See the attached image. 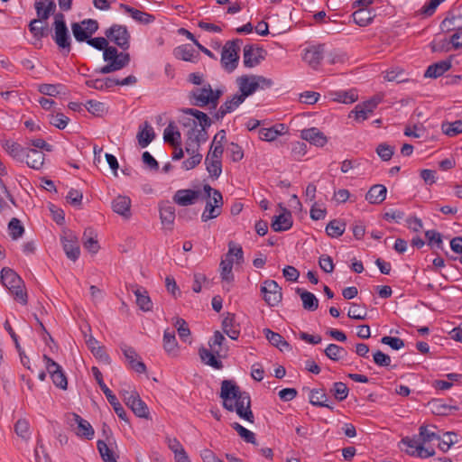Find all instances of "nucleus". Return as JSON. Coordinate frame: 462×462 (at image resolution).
<instances>
[{
	"label": "nucleus",
	"instance_id": "15",
	"mask_svg": "<svg viewBox=\"0 0 462 462\" xmlns=\"http://www.w3.org/2000/svg\"><path fill=\"white\" fill-rule=\"evenodd\" d=\"M244 101L245 99L241 97L239 94H235L220 106L213 115V118L217 121L223 119L226 115L236 110Z\"/></svg>",
	"mask_w": 462,
	"mask_h": 462
},
{
	"label": "nucleus",
	"instance_id": "49",
	"mask_svg": "<svg viewBox=\"0 0 462 462\" xmlns=\"http://www.w3.org/2000/svg\"><path fill=\"white\" fill-rule=\"evenodd\" d=\"M173 325L177 328L180 338L183 342L190 343V330L185 319L181 318H176V320L173 323Z\"/></svg>",
	"mask_w": 462,
	"mask_h": 462
},
{
	"label": "nucleus",
	"instance_id": "39",
	"mask_svg": "<svg viewBox=\"0 0 462 462\" xmlns=\"http://www.w3.org/2000/svg\"><path fill=\"white\" fill-rule=\"evenodd\" d=\"M174 55L177 59L195 62L199 53L189 45H181L175 49Z\"/></svg>",
	"mask_w": 462,
	"mask_h": 462
},
{
	"label": "nucleus",
	"instance_id": "42",
	"mask_svg": "<svg viewBox=\"0 0 462 462\" xmlns=\"http://www.w3.org/2000/svg\"><path fill=\"white\" fill-rule=\"evenodd\" d=\"M205 164L210 177L217 179L222 172L221 160L206 156Z\"/></svg>",
	"mask_w": 462,
	"mask_h": 462
},
{
	"label": "nucleus",
	"instance_id": "47",
	"mask_svg": "<svg viewBox=\"0 0 462 462\" xmlns=\"http://www.w3.org/2000/svg\"><path fill=\"white\" fill-rule=\"evenodd\" d=\"M97 448L104 462H117L115 453L105 440H97Z\"/></svg>",
	"mask_w": 462,
	"mask_h": 462
},
{
	"label": "nucleus",
	"instance_id": "14",
	"mask_svg": "<svg viewBox=\"0 0 462 462\" xmlns=\"http://www.w3.org/2000/svg\"><path fill=\"white\" fill-rule=\"evenodd\" d=\"M264 52L262 48H254V45H245L244 47V65L246 68H254L260 64L264 59L263 53Z\"/></svg>",
	"mask_w": 462,
	"mask_h": 462
},
{
	"label": "nucleus",
	"instance_id": "46",
	"mask_svg": "<svg viewBox=\"0 0 462 462\" xmlns=\"http://www.w3.org/2000/svg\"><path fill=\"white\" fill-rule=\"evenodd\" d=\"M441 130L443 134L449 137H454L459 134H462V120H457L454 122H443L441 124Z\"/></svg>",
	"mask_w": 462,
	"mask_h": 462
},
{
	"label": "nucleus",
	"instance_id": "16",
	"mask_svg": "<svg viewBox=\"0 0 462 462\" xmlns=\"http://www.w3.org/2000/svg\"><path fill=\"white\" fill-rule=\"evenodd\" d=\"M200 192L194 189H179L175 192L172 199L173 202L181 207L193 205L199 198Z\"/></svg>",
	"mask_w": 462,
	"mask_h": 462
},
{
	"label": "nucleus",
	"instance_id": "37",
	"mask_svg": "<svg viewBox=\"0 0 462 462\" xmlns=\"http://www.w3.org/2000/svg\"><path fill=\"white\" fill-rule=\"evenodd\" d=\"M354 22L359 26H366L372 23L374 15L369 8H359L352 14Z\"/></svg>",
	"mask_w": 462,
	"mask_h": 462
},
{
	"label": "nucleus",
	"instance_id": "41",
	"mask_svg": "<svg viewBox=\"0 0 462 462\" xmlns=\"http://www.w3.org/2000/svg\"><path fill=\"white\" fill-rule=\"evenodd\" d=\"M29 30L38 40L46 37L49 34L48 25L46 23L42 24V22L38 19H33L31 21L29 24Z\"/></svg>",
	"mask_w": 462,
	"mask_h": 462
},
{
	"label": "nucleus",
	"instance_id": "44",
	"mask_svg": "<svg viewBox=\"0 0 462 462\" xmlns=\"http://www.w3.org/2000/svg\"><path fill=\"white\" fill-rule=\"evenodd\" d=\"M182 112L185 115L194 116L199 123L200 127H209L212 124V119L207 114L195 108H184Z\"/></svg>",
	"mask_w": 462,
	"mask_h": 462
},
{
	"label": "nucleus",
	"instance_id": "6",
	"mask_svg": "<svg viewBox=\"0 0 462 462\" xmlns=\"http://www.w3.org/2000/svg\"><path fill=\"white\" fill-rule=\"evenodd\" d=\"M106 37L123 51L130 47V33L125 25L113 24L105 32Z\"/></svg>",
	"mask_w": 462,
	"mask_h": 462
},
{
	"label": "nucleus",
	"instance_id": "34",
	"mask_svg": "<svg viewBox=\"0 0 462 462\" xmlns=\"http://www.w3.org/2000/svg\"><path fill=\"white\" fill-rule=\"evenodd\" d=\"M199 355L201 359V361L215 368V369H222L223 368V363L218 360L216 356H217L216 353L213 352V350H208V348L202 346L199 349Z\"/></svg>",
	"mask_w": 462,
	"mask_h": 462
},
{
	"label": "nucleus",
	"instance_id": "12",
	"mask_svg": "<svg viewBox=\"0 0 462 462\" xmlns=\"http://www.w3.org/2000/svg\"><path fill=\"white\" fill-rule=\"evenodd\" d=\"M282 213L275 216L272 221L271 226L275 232H282L289 230L293 224L292 216L290 210L279 204Z\"/></svg>",
	"mask_w": 462,
	"mask_h": 462
},
{
	"label": "nucleus",
	"instance_id": "57",
	"mask_svg": "<svg viewBox=\"0 0 462 462\" xmlns=\"http://www.w3.org/2000/svg\"><path fill=\"white\" fill-rule=\"evenodd\" d=\"M225 340V337L219 331H215L213 337L208 341L210 348L219 357L221 356L222 345Z\"/></svg>",
	"mask_w": 462,
	"mask_h": 462
},
{
	"label": "nucleus",
	"instance_id": "21",
	"mask_svg": "<svg viewBox=\"0 0 462 462\" xmlns=\"http://www.w3.org/2000/svg\"><path fill=\"white\" fill-rule=\"evenodd\" d=\"M239 88L240 97L245 100L247 97L253 95L257 90V85L253 79V75H243L236 79Z\"/></svg>",
	"mask_w": 462,
	"mask_h": 462
},
{
	"label": "nucleus",
	"instance_id": "52",
	"mask_svg": "<svg viewBox=\"0 0 462 462\" xmlns=\"http://www.w3.org/2000/svg\"><path fill=\"white\" fill-rule=\"evenodd\" d=\"M231 426L245 442L253 445L258 444L254 433L245 429L238 422H234Z\"/></svg>",
	"mask_w": 462,
	"mask_h": 462
},
{
	"label": "nucleus",
	"instance_id": "56",
	"mask_svg": "<svg viewBox=\"0 0 462 462\" xmlns=\"http://www.w3.org/2000/svg\"><path fill=\"white\" fill-rule=\"evenodd\" d=\"M84 106L95 116H102L106 112L105 104L97 100H88Z\"/></svg>",
	"mask_w": 462,
	"mask_h": 462
},
{
	"label": "nucleus",
	"instance_id": "29",
	"mask_svg": "<svg viewBox=\"0 0 462 462\" xmlns=\"http://www.w3.org/2000/svg\"><path fill=\"white\" fill-rule=\"evenodd\" d=\"M295 291L300 297L304 310L314 311L319 308V300L312 292L301 288H296Z\"/></svg>",
	"mask_w": 462,
	"mask_h": 462
},
{
	"label": "nucleus",
	"instance_id": "1",
	"mask_svg": "<svg viewBox=\"0 0 462 462\" xmlns=\"http://www.w3.org/2000/svg\"><path fill=\"white\" fill-rule=\"evenodd\" d=\"M219 396L223 400L222 404L226 410L236 411L241 419L251 423L254 421V416L251 410V398L248 393L241 391L235 381L223 380Z\"/></svg>",
	"mask_w": 462,
	"mask_h": 462
},
{
	"label": "nucleus",
	"instance_id": "62",
	"mask_svg": "<svg viewBox=\"0 0 462 462\" xmlns=\"http://www.w3.org/2000/svg\"><path fill=\"white\" fill-rule=\"evenodd\" d=\"M348 392L349 390L346 384L342 382L334 383L333 387L331 388V393H333L334 397L339 402H342L346 399Z\"/></svg>",
	"mask_w": 462,
	"mask_h": 462
},
{
	"label": "nucleus",
	"instance_id": "33",
	"mask_svg": "<svg viewBox=\"0 0 462 462\" xmlns=\"http://www.w3.org/2000/svg\"><path fill=\"white\" fill-rule=\"evenodd\" d=\"M386 187L382 184H375L370 188L365 195V199L371 204H380L386 198Z\"/></svg>",
	"mask_w": 462,
	"mask_h": 462
},
{
	"label": "nucleus",
	"instance_id": "24",
	"mask_svg": "<svg viewBox=\"0 0 462 462\" xmlns=\"http://www.w3.org/2000/svg\"><path fill=\"white\" fill-rule=\"evenodd\" d=\"M120 8L123 9L128 14H130L131 17L134 21H136L142 24H149L155 20L154 15L145 13V12H143L141 10L135 9L127 5L121 4Z\"/></svg>",
	"mask_w": 462,
	"mask_h": 462
},
{
	"label": "nucleus",
	"instance_id": "13",
	"mask_svg": "<svg viewBox=\"0 0 462 462\" xmlns=\"http://www.w3.org/2000/svg\"><path fill=\"white\" fill-rule=\"evenodd\" d=\"M381 100V97H374L371 99L363 102L362 104L356 105L355 110L352 111V113H355V118L357 121H365L367 119L368 116L373 113Z\"/></svg>",
	"mask_w": 462,
	"mask_h": 462
},
{
	"label": "nucleus",
	"instance_id": "22",
	"mask_svg": "<svg viewBox=\"0 0 462 462\" xmlns=\"http://www.w3.org/2000/svg\"><path fill=\"white\" fill-rule=\"evenodd\" d=\"M175 217V208L169 201L160 204V218L163 226L171 230Z\"/></svg>",
	"mask_w": 462,
	"mask_h": 462
},
{
	"label": "nucleus",
	"instance_id": "27",
	"mask_svg": "<svg viewBox=\"0 0 462 462\" xmlns=\"http://www.w3.org/2000/svg\"><path fill=\"white\" fill-rule=\"evenodd\" d=\"M3 148L14 160L23 162L27 148H24L20 143L11 140L5 141Z\"/></svg>",
	"mask_w": 462,
	"mask_h": 462
},
{
	"label": "nucleus",
	"instance_id": "23",
	"mask_svg": "<svg viewBox=\"0 0 462 462\" xmlns=\"http://www.w3.org/2000/svg\"><path fill=\"white\" fill-rule=\"evenodd\" d=\"M451 68V57L448 60H440L428 67L424 73L425 78L437 79L442 76Z\"/></svg>",
	"mask_w": 462,
	"mask_h": 462
},
{
	"label": "nucleus",
	"instance_id": "10",
	"mask_svg": "<svg viewBox=\"0 0 462 462\" xmlns=\"http://www.w3.org/2000/svg\"><path fill=\"white\" fill-rule=\"evenodd\" d=\"M125 404L133 411V412L140 417L148 419L149 409L145 402L141 400L139 394L136 392H126L124 394Z\"/></svg>",
	"mask_w": 462,
	"mask_h": 462
},
{
	"label": "nucleus",
	"instance_id": "11",
	"mask_svg": "<svg viewBox=\"0 0 462 462\" xmlns=\"http://www.w3.org/2000/svg\"><path fill=\"white\" fill-rule=\"evenodd\" d=\"M212 94V88L210 84H205L202 88H197L191 90L189 97L191 105L205 107L210 106L209 96Z\"/></svg>",
	"mask_w": 462,
	"mask_h": 462
},
{
	"label": "nucleus",
	"instance_id": "43",
	"mask_svg": "<svg viewBox=\"0 0 462 462\" xmlns=\"http://www.w3.org/2000/svg\"><path fill=\"white\" fill-rule=\"evenodd\" d=\"M325 355L332 361H338L346 356L347 352L342 346L336 344H329L324 350Z\"/></svg>",
	"mask_w": 462,
	"mask_h": 462
},
{
	"label": "nucleus",
	"instance_id": "48",
	"mask_svg": "<svg viewBox=\"0 0 462 462\" xmlns=\"http://www.w3.org/2000/svg\"><path fill=\"white\" fill-rule=\"evenodd\" d=\"M333 100L344 103V104H352L356 100H357V94L355 90H349V91H337L332 93Z\"/></svg>",
	"mask_w": 462,
	"mask_h": 462
},
{
	"label": "nucleus",
	"instance_id": "51",
	"mask_svg": "<svg viewBox=\"0 0 462 462\" xmlns=\"http://www.w3.org/2000/svg\"><path fill=\"white\" fill-rule=\"evenodd\" d=\"M86 343L95 356L105 362H109V356L106 353L105 348L103 346H97V341L94 337H90Z\"/></svg>",
	"mask_w": 462,
	"mask_h": 462
},
{
	"label": "nucleus",
	"instance_id": "38",
	"mask_svg": "<svg viewBox=\"0 0 462 462\" xmlns=\"http://www.w3.org/2000/svg\"><path fill=\"white\" fill-rule=\"evenodd\" d=\"M310 402L318 407H327L333 410V406L328 403V395L322 389H312L310 393Z\"/></svg>",
	"mask_w": 462,
	"mask_h": 462
},
{
	"label": "nucleus",
	"instance_id": "55",
	"mask_svg": "<svg viewBox=\"0 0 462 462\" xmlns=\"http://www.w3.org/2000/svg\"><path fill=\"white\" fill-rule=\"evenodd\" d=\"M420 433L419 436H417L418 439L422 443L424 446L426 443L430 442L434 439L439 440L440 437L435 433L434 431L428 429L427 426L421 425L419 429Z\"/></svg>",
	"mask_w": 462,
	"mask_h": 462
},
{
	"label": "nucleus",
	"instance_id": "31",
	"mask_svg": "<svg viewBox=\"0 0 462 462\" xmlns=\"http://www.w3.org/2000/svg\"><path fill=\"white\" fill-rule=\"evenodd\" d=\"M82 243L83 246L92 254H97L99 250L97 233L92 227H88L85 229L82 236Z\"/></svg>",
	"mask_w": 462,
	"mask_h": 462
},
{
	"label": "nucleus",
	"instance_id": "53",
	"mask_svg": "<svg viewBox=\"0 0 462 462\" xmlns=\"http://www.w3.org/2000/svg\"><path fill=\"white\" fill-rule=\"evenodd\" d=\"M8 230H9L10 236L14 240H17L24 233L23 226L22 225L21 221L16 217H13L10 220V222L8 224Z\"/></svg>",
	"mask_w": 462,
	"mask_h": 462
},
{
	"label": "nucleus",
	"instance_id": "60",
	"mask_svg": "<svg viewBox=\"0 0 462 462\" xmlns=\"http://www.w3.org/2000/svg\"><path fill=\"white\" fill-rule=\"evenodd\" d=\"M64 88L61 84H40L38 91L45 96L56 97L60 93V89Z\"/></svg>",
	"mask_w": 462,
	"mask_h": 462
},
{
	"label": "nucleus",
	"instance_id": "2",
	"mask_svg": "<svg viewBox=\"0 0 462 462\" xmlns=\"http://www.w3.org/2000/svg\"><path fill=\"white\" fill-rule=\"evenodd\" d=\"M103 59L106 61V64L96 69L97 73L109 74L120 70L125 68L131 60L128 52H118L117 49L114 46H109V43L103 51Z\"/></svg>",
	"mask_w": 462,
	"mask_h": 462
},
{
	"label": "nucleus",
	"instance_id": "59",
	"mask_svg": "<svg viewBox=\"0 0 462 462\" xmlns=\"http://www.w3.org/2000/svg\"><path fill=\"white\" fill-rule=\"evenodd\" d=\"M190 157L182 162V168L186 171L194 169L197 165L201 162L202 154L199 152L195 148H191Z\"/></svg>",
	"mask_w": 462,
	"mask_h": 462
},
{
	"label": "nucleus",
	"instance_id": "26",
	"mask_svg": "<svg viewBox=\"0 0 462 462\" xmlns=\"http://www.w3.org/2000/svg\"><path fill=\"white\" fill-rule=\"evenodd\" d=\"M112 208L116 214L129 218L131 216V199L126 196H117L112 201Z\"/></svg>",
	"mask_w": 462,
	"mask_h": 462
},
{
	"label": "nucleus",
	"instance_id": "7",
	"mask_svg": "<svg viewBox=\"0 0 462 462\" xmlns=\"http://www.w3.org/2000/svg\"><path fill=\"white\" fill-rule=\"evenodd\" d=\"M264 301L271 307L277 306L282 299V288L273 280H265L261 286Z\"/></svg>",
	"mask_w": 462,
	"mask_h": 462
},
{
	"label": "nucleus",
	"instance_id": "63",
	"mask_svg": "<svg viewBox=\"0 0 462 462\" xmlns=\"http://www.w3.org/2000/svg\"><path fill=\"white\" fill-rule=\"evenodd\" d=\"M15 433L23 439L30 438V425L25 419H19L14 424Z\"/></svg>",
	"mask_w": 462,
	"mask_h": 462
},
{
	"label": "nucleus",
	"instance_id": "3",
	"mask_svg": "<svg viewBox=\"0 0 462 462\" xmlns=\"http://www.w3.org/2000/svg\"><path fill=\"white\" fill-rule=\"evenodd\" d=\"M242 43L241 39L227 41L225 43L221 52V64L226 71L230 73L237 68Z\"/></svg>",
	"mask_w": 462,
	"mask_h": 462
},
{
	"label": "nucleus",
	"instance_id": "8",
	"mask_svg": "<svg viewBox=\"0 0 462 462\" xmlns=\"http://www.w3.org/2000/svg\"><path fill=\"white\" fill-rule=\"evenodd\" d=\"M223 197L219 190H215L212 197L207 198L205 210L202 213V221L207 222L217 217L221 214Z\"/></svg>",
	"mask_w": 462,
	"mask_h": 462
},
{
	"label": "nucleus",
	"instance_id": "19",
	"mask_svg": "<svg viewBox=\"0 0 462 462\" xmlns=\"http://www.w3.org/2000/svg\"><path fill=\"white\" fill-rule=\"evenodd\" d=\"M300 137L318 147H323L328 143L327 136L316 127L303 129L300 132Z\"/></svg>",
	"mask_w": 462,
	"mask_h": 462
},
{
	"label": "nucleus",
	"instance_id": "40",
	"mask_svg": "<svg viewBox=\"0 0 462 462\" xmlns=\"http://www.w3.org/2000/svg\"><path fill=\"white\" fill-rule=\"evenodd\" d=\"M134 293L136 296V303L143 311L152 310V303L146 290L137 288Z\"/></svg>",
	"mask_w": 462,
	"mask_h": 462
},
{
	"label": "nucleus",
	"instance_id": "9",
	"mask_svg": "<svg viewBox=\"0 0 462 462\" xmlns=\"http://www.w3.org/2000/svg\"><path fill=\"white\" fill-rule=\"evenodd\" d=\"M67 418L69 423L71 426L74 424L77 425V429L75 430L77 436L88 440H90L94 438L95 430L88 420L74 412L69 413Z\"/></svg>",
	"mask_w": 462,
	"mask_h": 462
},
{
	"label": "nucleus",
	"instance_id": "36",
	"mask_svg": "<svg viewBox=\"0 0 462 462\" xmlns=\"http://www.w3.org/2000/svg\"><path fill=\"white\" fill-rule=\"evenodd\" d=\"M163 348L168 355L175 356L178 351V342L175 331L167 328L163 334Z\"/></svg>",
	"mask_w": 462,
	"mask_h": 462
},
{
	"label": "nucleus",
	"instance_id": "25",
	"mask_svg": "<svg viewBox=\"0 0 462 462\" xmlns=\"http://www.w3.org/2000/svg\"><path fill=\"white\" fill-rule=\"evenodd\" d=\"M26 164L34 170H40L43 166L45 155L42 151L34 148H27L25 152Z\"/></svg>",
	"mask_w": 462,
	"mask_h": 462
},
{
	"label": "nucleus",
	"instance_id": "64",
	"mask_svg": "<svg viewBox=\"0 0 462 462\" xmlns=\"http://www.w3.org/2000/svg\"><path fill=\"white\" fill-rule=\"evenodd\" d=\"M375 152L383 161L387 162L393 157L394 153V147L383 143L376 147Z\"/></svg>",
	"mask_w": 462,
	"mask_h": 462
},
{
	"label": "nucleus",
	"instance_id": "30",
	"mask_svg": "<svg viewBox=\"0 0 462 462\" xmlns=\"http://www.w3.org/2000/svg\"><path fill=\"white\" fill-rule=\"evenodd\" d=\"M154 138L155 133L148 122H144L142 125H140L137 134V139L139 145L142 148L148 146Z\"/></svg>",
	"mask_w": 462,
	"mask_h": 462
},
{
	"label": "nucleus",
	"instance_id": "18",
	"mask_svg": "<svg viewBox=\"0 0 462 462\" xmlns=\"http://www.w3.org/2000/svg\"><path fill=\"white\" fill-rule=\"evenodd\" d=\"M324 44H319L306 49L303 55L304 61L311 68L317 69L324 57Z\"/></svg>",
	"mask_w": 462,
	"mask_h": 462
},
{
	"label": "nucleus",
	"instance_id": "4",
	"mask_svg": "<svg viewBox=\"0 0 462 462\" xmlns=\"http://www.w3.org/2000/svg\"><path fill=\"white\" fill-rule=\"evenodd\" d=\"M53 26L54 42L60 49L64 50L67 51V53H69L71 50V39L65 23L64 15L61 13L55 14Z\"/></svg>",
	"mask_w": 462,
	"mask_h": 462
},
{
	"label": "nucleus",
	"instance_id": "32",
	"mask_svg": "<svg viewBox=\"0 0 462 462\" xmlns=\"http://www.w3.org/2000/svg\"><path fill=\"white\" fill-rule=\"evenodd\" d=\"M164 142L171 144L172 147H177L181 144V134L174 124L171 121L168 126L164 129L163 133Z\"/></svg>",
	"mask_w": 462,
	"mask_h": 462
},
{
	"label": "nucleus",
	"instance_id": "50",
	"mask_svg": "<svg viewBox=\"0 0 462 462\" xmlns=\"http://www.w3.org/2000/svg\"><path fill=\"white\" fill-rule=\"evenodd\" d=\"M461 20V15L448 16L441 22L440 28L443 32H453L462 25Z\"/></svg>",
	"mask_w": 462,
	"mask_h": 462
},
{
	"label": "nucleus",
	"instance_id": "61",
	"mask_svg": "<svg viewBox=\"0 0 462 462\" xmlns=\"http://www.w3.org/2000/svg\"><path fill=\"white\" fill-rule=\"evenodd\" d=\"M457 434L452 431H447L443 434V438H440L439 440V448L442 452H448V449L451 448L452 445L457 442V439H453V437H456Z\"/></svg>",
	"mask_w": 462,
	"mask_h": 462
},
{
	"label": "nucleus",
	"instance_id": "28",
	"mask_svg": "<svg viewBox=\"0 0 462 462\" xmlns=\"http://www.w3.org/2000/svg\"><path fill=\"white\" fill-rule=\"evenodd\" d=\"M1 281L4 286L9 288H19V285H23V280L21 277L10 268H3L1 271Z\"/></svg>",
	"mask_w": 462,
	"mask_h": 462
},
{
	"label": "nucleus",
	"instance_id": "20",
	"mask_svg": "<svg viewBox=\"0 0 462 462\" xmlns=\"http://www.w3.org/2000/svg\"><path fill=\"white\" fill-rule=\"evenodd\" d=\"M223 331L234 340H236L240 335V324L236 322V315L227 312L222 321Z\"/></svg>",
	"mask_w": 462,
	"mask_h": 462
},
{
	"label": "nucleus",
	"instance_id": "58",
	"mask_svg": "<svg viewBox=\"0 0 462 462\" xmlns=\"http://www.w3.org/2000/svg\"><path fill=\"white\" fill-rule=\"evenodd\" d=\"M71 30L73 36L75 37L76 41L82 42H87L90 38V34L87 32V29L85 26L81 24V23H73L71 24Z\"/></svg>",
	"mask_w": 462,
	"mask_h": 462
},
{
	"label": "nucleus",
	"instance_id": "35",
	"mask_svg": "<svg viewBox=\"0 0 462 462\" xmlns=\"http://www.w3.org/2000/svg\"><path fill=\"white\" fill-rule=\"evenodd\" d=\"M106 395L108 402L112 405L116 415L123 420L128 421L127 414L122 404L117 400L116 396L109 388H106L102 391Z\"/></svg>",
	"mask_w": 462,
	"mask_h": 462
},
{
	"label": "nucleus",
	"instance_id": "5",
	"mask_svg": "<svg viewBox=\"0 0 462 462\" xmlns=\"http://www.w3.org/2000/svg\"><path fill=\"white\" fill-rule=\"evenodd\" d=\"M401 443L406 447L403 450L411 457L427 458L435 455L434 448L423 446L417 436L412 438L405 437L402 439Z\"/></svg>",
	"mask_w": 462,
	"mask_h": 462
},
{
	"label": "nucleus",
	"instance_id": "54",
	"mask_svg": "<svg viewBox=\"0 0 462 462\" xmlns=\"http://www.w3.org/2000/svg\"><path fill=\"white\" fill-rule=\"evenodd\" d=\"M220 276L223 281L230 282L234 280L233 260H221L220 262Z\"/></svg>",
	"mask_w": 462,
	"mask_h": 462
},
{
	"label": "nucleus",
	"instance_id": "45",
	"mask_svg": "<svg viewBox=\"0 0 462 462\" xmlns=\"http://www.w3.org/2000/svg\"><path fill=\"white\" fill-rule=\"evenodd\" d=\"M346 229V224L338 219L331 220L326 226V233L330 237L342 236Z\"/></svg>",
	"mask_w": 462,
	"mask_h": 462
},
{
	"label": "nucleus",
	"instance_id": "17",
	"mask_svg": "<svg viewBox=\"0 0 462 462\" xmlns=\"http://www.w3.org/2000/svg\"><path fill=\"white\" fill-rule=\"evenodd\" d=\"M61 242L67 257L74 262L78 260L80 254L78 238L73 234H69L61 238Z\"/></svg>",
	"mask_w": 462,
	"mask_h": 462
}]
</instances>
